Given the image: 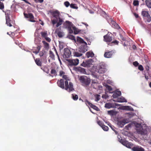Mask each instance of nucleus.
Returning <instances> with one entry per match:
<instances>
[{
    "label": "nucleus",
    "instance_id": "obj_1",
    "mask_svg": "<svg viewBox=\"0 0 151 151\" xmlns=\"http://www.w3.org/2000/svg\"><path fill=\"white\" fill-rule=\"evenodd\" d=\"M51 14L52 17L55 19H53L52 20V23L53 25L57 23L56 27H58L61 25L63 22V19L60 17V12L58 10L52 11L50 12Z\"/></svg>",
    "mask_w": 151,
    "mask_h": 151
},
{
    "label": "nucleus",
    "instance_id": "obj_2",
    "mask_svg": "<svg viewBox=\"0 0 151 151\" xmlns=\"http://www.w3.org/2000/svg\"><path fill=\"white\" fill-rule=\"evenodd\" d=\"M80 80L83 85L85 86L88 85L91 82L90 78L84 76H81L80 78Z\"/></svg>",
    "mask_w": 151,
    "mask_h": 151
},
{
    "label": "nucleus",
    "instance_id": "obj_3",
    "mask_svg": "<svg viewBox=\"0 0 151 151\" xmlns=\"http://www.w3.org/2000/svg\"><path fill=\"white\" fill-rule=\"evenodd\" d=\"M63 27L68 29L70 33H73V31L72 28L73 25L71 22L68 21H66L63 23Z\"/></svg>",
    "mask_w": 151,
    "mask_h": 151
},
{
    "label": "nucleus",
    "instance_id": "obj_4",
    "mask_svg": "<svg viewBox=\"0 0 151 151\" xmlns=\"http://www.w3.org/2000/svg\"><path fill=\"white\" fill-rule=\"evenodd\" d=\"M65 90L69 92L72 91L74 90L73 88V86L72 83L70 82L68 84V80H65Z\"/></svg>",
    "mask_w": 151,
    "mask_h": 151
},
{
    "label": "nucleus",
    "instance_id": "obj_5",
    "mask_svg": "<svg viewBox=\"0 0 151 151\" xmlns=\"http://www.w3.org/2000/svg\"><path fill=\"white\" fill-rule=\"evenodd\" d=\"M23 14L25 18L29 19V21L33 22H36L35 20L34 19V17L32 13H30L27 14L24 12Z\"/></svg>",
    "mask_w": 151,
    "mask_h": 151
},
{
    "label": "nucleus",
    "instance_id": "obj_6",
    "mask_svg": "<svg viewBox=\"0 0 151 151\" xmlns=\"http://www.w3.org/2000/svg\"><path fill=\"white\" fill-rule=\"evenodd\" d=\"M68 63L69 65L70 66H76L79 63V60L78 59H69L66 60Z\"/></svg>",
    "mask_w": 151,
    "mask_h": 151
},
{
    "label": "nucleus",
    "instance_id": "obj_7",
    "mask_svg": "<svg viewBox=\"0 0 151 151\" xmlns=\"http://www.w3.org/2000/svg\"><path fill=\"white\" fill-rule=\"evenodd\" d=\"M142 14L145 17L147 22H150L151 20V17L149 14L148 12L145 11H142Z\"/></svg>",
    "mask_w": 151,
    "mask_h": 151
},
{
    "label": "nucleus",
    "instance_id": "obj_8",
    "mask_svg": "<svg viewBox=\"0 0 151 151\" xmlns=\"http://www.w3.org/2000/svg\"><path fill=\"white\" fill-rule=\"evenodd\" d=\"M71 56L70 51L68 48H65L64 49V52L63 55V58L66 59V58H69Z\"/></svg>",
    "mask_w": 151,
    "mask_h": 151
},
{
    "label": "nucleus",
    "instance_id": "obj_9",
    "mask_svg": "<svg viewBox=\"0 0 151 151\" xmlns=\"http://www.w3.org/2000/svg\"><path fill=\"white\" fill-rule=\"evenodd\" d=\"M98 68V72L99 73H103L106 71L105 66L103 64L100 63Z\"/></svg>",
    "mask_w": 151,
    "mask_h": 151
},
{
    "label": "nucleus",
    "instance_id": "obj_10",
    "mask_svg": "<svg viewBox=\"0 0 151 151\" xmlns=\"http://www.w3.org/2000/svg\"><path fill=\"white\" fill-rule=\"evenodd\" d=\"M92 65V62L91 60H88L83 61L81 64V65L85 67H89Z\"/></svg>",
    "mask_w": 151,
    "mask_h": 151
},
{
    "label": "nucleus",
    "instance_id": "obj_11",
    "mask_svg": "<svg viewBox=\"0 0 151 151\" xmlns=\"http://www.w3.org/2000/svg\"><path fill=\"white\" fill-rule=\"evenodd\" d=\"M121 143L124 146H126L127 147L131 148L133 147V144L126 140H122L121 141Z\"/></svg>",
    "mask_w": 151,
    "mask_h": 151
},
{
    "label": "nucleus",
    "instance_id": "obj_12",
    "mask_svg": "<svg viewBox=\"0 0 151 151\" xmlns=\"http://www.w3.org/2000/svg\"><path fill=\"white\" fill-rule=\"evenodd\" d=\"M85 103L86 104H88L90 107L96 111H99V109L95 105L93 104L87 100H86L85 101Z\"/></svg>",
    "mask_w": 151,
    "mask_h": 151
},
{
    "label": "nucleus",
    "instance_id": "obj_13",
    "mask_svg": "<svg viewBox=\"0 0 151 151\" xmlns=\"http://www.w3.org/2000/svg\"><path fill=\"white\" fill-rule=\"evenodd\" d=\"M86 51V49H84L83 50H82L81 49L80 50H79V51H80L81 52H74L73 53V55L74 56H76V57H80L82 55V54L81 53V52H82L83 53L85 52Z\"/></svg>",
    "mask_w": 151,
    "mask_h": 151
},
{
    "label": "nucleus",
    "instance_id": "obj_14",
    "mask_svg": "<svg viewBox=\"0 0 151 151\" xmlns=\"http://www.w3.org/2000/svg\"><path fill=\"white\" fill-rule=\"evenodd\" d=\"M133 151H145L144 149L139 146H137L133 147L132 149Z\"/></svg>",
    "mask_w": 151,
    "mask_h": 151
},
{
    "label": "nucleus",
    "instance_id": "obj_15",
    "mask_svg": "<svg viewBox=\"0 0 151 151\" xmlns=\"http://www.w3.org/2000/svg\"><path fill=\"white\" fill-rule=\"evenodd\" d=\"M65 81L63 79H61L60 81H58L57 82V84L59 86L63 89L65 88V86L64 84Z\"/></svg>",
    "mask_w": 151,
    "mask_h": 151
},
{
    "label": "nucleus",
    "instance_id": "obj_16",
    "mask_svg": "<svg viewBox=\"0 0 151 151\" xmlns=\"http://www.w3.org/2000/svg\"><path fill=\"white\" fill-rule=\"evenodd\" d=\"M127 122L125 119L119 121L117 122V124L120 127H122Z\"/></svg>",
    "mask_w": 151,
    "mask_h": 151
},
{
    "label": "nucleus",
    "instance_id": "obj_17",
    "mask_svg": "<svg viewBox=\"0 0 151 151\" xmlns=\"http://www.w3.org/2000/svg\"><path fill=\"white\" fill-rule=\"evenodd\" d=\"M104 41L107 42H110L112 40V37L108 35H104Z\"/></svg>",
    "mask_w": 151,
    "mask_h": 151
},
{
    "label": "nucleus",
    "instance_id": "obj_18",
    "mask_svg": "<svg viewBox=\"0 0 151 151\" xmlns=\"http://www.w3.org/2000/svg\"><path fill=\"white\" fill-rule=\"evenodd\" d=\"M113 52L112 51L106 52L104 54V56L106 58H109L111 57Z\"/></svg>",
    "mask_w": 151,
    "mask_h": 151
},
{
    "label": "nucleus",
    "instance_id": "obj_19",
    "mask_svg": "<svg viewBox=\"0 0 151 151\" xmlns=\"http://www.w3.org/2000/svg\"><path fill=\"white\" fill-rule=\"evenodd\" d=\"M6 24L7 26L11 27L12 26V25L11 24V20L10 18L9 17V16H6Z\"/></svg>",
    "mask_w": 151,
    "mask_h": 151
},
{
    "label": "nucleus",
    "instance_id": "obj_20",
    "mask_svg": "<svg viewBox=\"0 0 151 151\" xmlns=\"http://www.w3.org/2000/svg\"><path fill=\"white\" fill-rule=\"evenodd\" d=\"M57 72L56 70L53 68H52L50 71V74H49V75L50 76L53 77L56 76L57 75Z\"/></svg>",
    "mask_w": 151,
    "mask_h": 151
},
{
    "label": "nucleus",
    "instance_id": "obj_21",
    "mask_svg": "<svg viewBox=\"0 0 151 151\" xmlns=\"http://www.w3.org/2000/svg\"><path fill=\"white\" fill-rule=\"evenodd\" d=\"M139 133L143 135H146L147 133V131L146 129H143L142 128V129L138 131Z\"/></svg>",
    "mask_w": 151,
    "mask_h": 151
},
{
    "label": "nucleus",
    "instance_id": "obj_22",
    "mask_svg": "<svg viewBox=\"0 0 151 151\" xmlns=\"http://www.w3.org/2000/svg\"><path fill=\"white\" fill-rule=\"evenodd\" d=\"M40 34L42 38H45L48 35L47 32L46 31H45L42 32H40Z\"/></svg>",
    "mask_w": 151,
    "mask_h": 151
},
{
    "label": "nucleus",
    "instance_id": "obj_23",
    "mask_svg": "<svg viewBox=\"0 0 151 151\" xmlns=\"http://www.w3.org/2000/svg\"><path fill=\"white\" fill-rule=\"evenodd\" d=\"M44 48L46 50H48L49 48V44L44 40L42 41Z\"/></svg>",
    "mask_w": 151,
    "mask_h": 151
},
{
    "label": "nucleus",
    "instance_id": "obj_24",
    "mask_svg": "<svg viewBox=\"0 0 151 151\" xmlns=\"http://www.w3.org/2000/svg\"><path fill=\"white\" fill-rule=\"evenodd\" d=\"M94 54L93 52L89 51L86 52V55L88 58L90 57H93L94 56Z\"/></svg>",
    "mask_w": 151,
    "mask_h": 151
},
{
    "label": "nucleus",
    "instance_id": "obj_25",
    "mask_svg": "<svg viewBox=\"0 0 151 151\" xmlns=\"http://www.w3.org/2000/svg\"><path fill=\"white\" fill-rule=\"evenodd\" d=\"M78 71L84 74H86V69L84 68H82L81 67H79L78 68Z\"/></svg>",
    "mask_w": 151,
    "mask_h": 151
},
{
    "label": "nucleus",
    "instance_id": "obj_26",
    "mask_svg": "<svg viewBox=\"0 0 151 151\" xmlns=\"http://www.w3.org/2000/svg\"><path fill=\"white\" fill-rule=\"evenodd\" d=\"M117 101L119 102H126L127 100L124 97H122L117 99Z\"/></svg>",
    "mask_w": 151,
    "mask_h": 151
},
{
    "label": "nucleus",
    "instance_id": "obj_27",
    "mask_svg": "<svg viewBox=\"0 0 151 151\" xmlns=\"http://www.w3.org/2000/svg\"><path fill=\"white\" fill-rule=\"evenodd\" d=\"M35 61L36 64L37 65L39 66H41L42 63L39 58H36V59H35Z\"/></svg>",
    "mask_w": 151,
    "mask_h": 151
},
{
    "label": "nucleus",
    "instance_id": "obj_28",
    "mask_svg": "<svg viewBox=\"0 0 151 151\" xmlns=\"http://www.w3.org/2000/svg\"><path fill=\"white\" fill-rule=\"evenodd\" d=\"M145 4L148 8H151V0H146Z\"/></svg>",
    "mask_w": 151,
    "mask_h": 151
},
{
    "label": "nucleus",
    "instance_id": "obj_29",
    "mask_svg": "<svg viewBox=\"0 0 151 151\" xmlns=\"http://www.w3.org/2000/svg\"><path fill=\"white\" fill-rule=\"evenodd\" d=\"M74 31V34H78L79 32H80L79 30L77 29L75 27L73 26L72 28Z\"/></svg>",
    "mask_w": 151,
    "mask_h": 151
},
{
    "label": "nucleus",
    "instance_id": "obj_30",
    "mask_svg": "<svg viewBox=\"0 0 151 151\" xmlns=\"http://www.w3.org/2000/svg\"><path fill=\"white\" fill-rule=\"evenodd\" d=\"M50 57L52 60L55 59V55L53 52L51 51H49Z\"/></svg>",
    "mask_w": 151,
    "mask_h": 151
},
{
    "label": "nucleus",
    "instance_id": "obj_31",
    "mask_svg": "<svg viewBox=\"0 0 151 151\" xmlns=\"http://www.w3.org/2000/svg\"><path fill=\"white\" fill-rule=\"evenodd\" d=\"M72 98L75 101H76L78 99V96L75 94H72Z\"/></svg>",
    "mask_w": 151,
    "mask_h": 151
},
{
    "label": "nucleus",
    "instance_id": "obj_32",
    "mask_svg": "<svg viewBox=\"0 0 151 151\" xmlns=\"http://www.w3.org/2000/svg\"><path fill=\"white\" fill-rule=\"evenodd\" d=\"M105 107L108 109L112 107V104L110 103H106L105 104Z\"/></svg>",
    "mask_w": 151,
    "mask_h": 151
},
{
    "label": "nucleus",
    "instance_id": "obj_33",
    "mask_svg": "<svg viewBox=\"0 0 151 151\" xmlns=\"http://www.w3.org/2000/svg\"><path fill=\"white\" fill-rule=\"evenodd\" d=\"M133 5L135 6H138L139 5V2L138 0H134L133 1Z\"/></svg>",
    "mask_w": 151,
    "mask_h": 151
},
{
    "label": "nucleus",
    "instance_id": "obj_34",
    "mask_svg": "<svg viewBox=\"0 0 151 151\" xmlns=\"http://www.w3.org/2000/svg\"><path fill=\"white\" fill-rule=\"evenodd\" d=\"M77 40L78 42L81 43H83L84 42V41L81 38L78 37L77 38Z\"/></svg>",
    "mask_w": 151,
    "mask_h": 151
},
{
    "label": "nucleus",
    "instance_id": "obj_35",
    "mask_svg": "<svg viewBox=\"0 0 151 151\" xmlns=\"http://www.w3.org/2000/svg\"><path fill=\"white\" fill-rule=\"evenodd\" d=\"M95 101H99L100 98V96L99 94H96L95 96Z\"/></svg>",
    "mask_w": 151,
    "mask_h": 151
},
{
    "label": "nucleus",
    "instance_id": "obj_36",
    "mask_svg": "<svg viewBox=\"0 0 151 151\" xmlns=\"http://www.w3.org/2000/svg\"><path fill=\"white\" fill-rule=\"evenodd\" d=\"M113 27L114 28L116 29H121V28L120 27V26L116 23L115 24V25H114V26H113Z\"/></svg>",
    "mask_w": 151,
    "mask_h": 151
},
{
    "label": "nucleus",
    "instance_id": "obj_37",
    "mask_svg": "<svg viewBox=\"0 0 151 151\" xmlns=\"http://www.w3.org/2000/svg\"><path fill=\"white\" fill-rule=\"evenodd\" d=\"M43 70L47 74L49 73V71L48 68L47 67H44V68Z\"/></svg>",
    "mask_w": 151,
    "mask_h": 151
},
{
    "label": "nucleus",
    "instance_id": "obj_38",
    "mask_svg": "<svg viewBox=\"0 0 151 151\" xmlns=\"http://www.w3.org/2000/svg\"><path fill=\"white\" fill-rule=\"evenodd\" d=\"M106 88L109 90V91H111L112 90V89L111 86H109L108 85H105Z\"/></svg>",
    "mask_w": 151,
    "mask_h": 151
},
{
    "label": "nucleus",
    "instance_id": "obj_39",
    "mask_svg": "<svg viewBox=\"0 0 151 151\" xmlns=\"http://www.w3.org/2000/svg\"><path fill=\"white\" fill-rule=\"evenodd\" d=\"M119 42L117 40H115L114 41H113L112 42L111 44H108V45H111V44H114L115 45H118V43Z\"/></svg>",
    "mask_w": 151,
    "mask_h": 151
},
{
    "label": "nucleus",
    "instance_id": "obj_40",
    "mask_svg": "<svg viewBox=\"0 0 151 151\" xmlns=\"http://www.w3.org/2000/svg\"><path fill=\"white\" fill-rule=\"evenodd\" d=\"M110 24L111 25V26L113 27V26L115 25V24L116 23L115 21L113 20L112 19H110Z\"/></svg>",
    "mask_w": 151,
    "mask_h": 151
},
{
    "label": "nucleus",
    "instance_id": "obj_41",
    "mask_svg": "<svg viewBox=\"0 0 151 151\" xmlns=\"http://www.w3.org/2000/svg\"><path fill=\"white\" fill-rule=\"evenodd\" d=\"M102 129L105 131H107L108 129V127L107 126L105 125L104 124L101 127Z\"/></svg>",
    "mask_w": 151,
    "mask_h": 151
},
{
    "label": "nucleus",
    "instance_id": "obj_42",
    "mask_svg": "<svg viewBox=\"0 0 151 151\" xmlns=\"http://www.w3.org/2000/svg\"><path fill=\"white\" fill-rule=\"evenodd\" d=\"M4 8V6L3 3L0 1V9L2 10Z\"/></svg>",
    "mask_w": 151,
    "mask_h": 151
},
{
    "label": "nucleus",
    "instance_id": "obj_43",
    "mask_svg": "<svg viewBox=\"0 0 151 151\" xmlns=\"http://www.w3.org/2000/svg\"><path fill=\"white\" fill-rule=\"evenodd\" d=\"M59 46L60 48L63 49L64 47L63 43L59 42Z\"/></svg>",
    "mask_w": 151,
    "mask_h": 151
},
{
    "label": "nucleus",
    "instance_id": "obj_44",
    "mask_svg": "<svg viewBox=\"0 0 151 151\" xmlns=\"http://www.w3.org/2000/svg\"><path fill=\"white\" fill-rule=\"evenodd\" d=\"M44 39L47 42H50L51 41V39L49 37H47V36L45 37Z\"/></svg>",
    "mask_w": 151,
    "mask_h": 151
},
{
    "label": "nucleus",
    "instance_id": "obj_45",
    "mask_svg": "<svg viewBox=\"0 0 151 151\" xmlns=\"http://www.w3.org/2000/svg\"><path fill=\"white\" fill-rule=\"evenodd\" d=\"M138 69L141 71H143L144 70L143 67L142 65H140L138 66Z\"/></svg>",
    "mask_w": 151,
    "mask_h": 151
},
{
    "label": "nucleus",
    "instance_id": "obj_46",
    "mask_svg": "<svg viewBox=\"0 0 151 151\" xmlns=\"http://www.w3.org/2000/svg\"><path fill=\"white\" fill-rule=\"evenodd\" d=\"M64 4L66 7H68L70 5V3L68 1L65 2L64 3Z\"/></svg>",
    "mask_w": 151,
    "mask_h": 151
},
{
    "label": "nucleus",
    "instance_id": "obj_47",
    "mask_svg": "<svg viewBox=\"0 0 151 151\" xmlns=\"http://www.w3.org/2000/svg\"><path fill=\"white\" fill-rule=\"evenodd\" d=\"M116 94H117L119 96H120L121 95V92L120 91H116L115 92Z\"/></svg>",
    "mask_w": 151,
    "mask_h": 151
},
{
    "label": "nucleus",
    "instance_id": "obj_48",
    "mask_svg": "<svg viewBox=\"0 0 151 151\" xmlns=\"http://www.w3.org/2000/svg\"><path fill=\"white\" fill-rule=\"evenodd\" d=\"M58 35L59 37H61L63 36L62 33L61 32H58Z\"/></svg>",
    "mask_w": 151,
    "mask_h": 151
},
{
    "label": "nucleus",
    "instance_id": "obj_49",
    "mask_svg": "<svg viewBox=\"0 0 151 151\" xmlns=\"http://www.w3.org/2000/svg\"><path fill=\"white\" fill-rule=\"evenodd\" d=\"M118 96H118L117 94H116L115 92L112 95V97L114 98H116L118 97Z\"/></svg>",
    "mask_w": 151,
    "mask_h": 151
},
{
    "label": "nucleus",
    "instance_id": "obj_50",
    "mask_svg": "<svg viewBox=\"0 0 151 151\" xmlns=\"http://www.w3.org/2000/svg\"><path fill=\"white\" fill-rule=\"evenodd\" d=\"M133 65L137 67V66L139 64V63H138V62L137 61H135L133 63Z\"/></svg>",
    "mask_w": 151,
    "mask_h": 151
},
{
    "label": "nucleus",
    "instance_id": "obj_51",
    "mask_svg": "<svg viewBox=\"0 0 151 151\" xmlns=\"http://www.w3.org/2000/svg\"><path fill=\"white\" fill-rule=\"evenodd\" d=\"M98 124L101 127L104 125V123L101 121H98Z\"/></svg>",
    "mask_w": 151,
    "mask_h": 151
},
{
    "label": "nucleus",
    "instance_id": "obj_52",
    "mask_svg": "<svg viewBox=\"0 0 151 151\" xmlns=\"http://www.w3.org/2000/svg\"><path fill=\"white\" fill-rule=\"evenodd\" d=\"M36 3H40L43 2L44 0H34Z\"/></svg>",
    "mask_w": 151,
    "mask_h": 151
},
{
    "label": "nucleus",
    "instance_id": "obj_53",
    "mask_svg": "<svg viewBox=\"0 0 151 151\" xmlns=\"http://www.w3.org/2000/svg\"><path fill=\"white\" fill-rule=\"evenodd\" d=\"M70 6L71 8L75 9L76 8L75 4H71L70 5Z\"/></svg>",
    "mask_w": 151,
    "mask_h": 151
},
{
    "label": "nucleus",
    "instance_id": "obj_54",
    "mask_svg": "<svg viewBox=\"0 0 151 151\" xmlns=\"http://www.w3.org/2000/svg\"><path fill=\"white\" fill-rule=\"evenodd\" d=\"M65 74V73L63 72V71H60V74H59V76H63V75L64 74Z\"/></svg>",
    "mask_w": 151,
    "mask_h": 151
},
{
    "label": "nucleus",
    "instance_id": "obj_55",
    "mask_svg": "<svg viewBox=\"0 0 151 151\" xmlns=\"http://www.w3.org/2000/svg\"><path fill=\"white\" fill-rule=\"evenodd\" d=\"M44 54V52L43 51H41L39 52V55L40 56H42Z\"/></svg>",
    "mask_w": 151,
    "mask_h": 151
},
{
    "label": "nucleus",
    "instance_id": "obj_56",
    "mask_svg": "<svg viewBox=\"0 0 151 151\" xmlns=\"http://www.w3.org/2000/svg\"><path fill=\"white\" fill-rule=\"evenodd\" d=\"M69 38L70 39H71L72 40H75V37L72 35H70L69 36Z\"/></svg>",
    "mask_w": 151,
    "mask_h": 151
},
{
    "label": "nucleus",
    "instance_id": "obj_57",
    "mask_svg": "<svg viewBox=\"0 0 151 151\" xmlns=\"http://www.w3.org/2000/svg\"><path fill=\"white\" fill-rule=\"evenodd\" d=\"M63 78L64 79L66 80H67V78H68L67 76L66 75H64L63 76Z\"/></svg>",
    "mask_w": 151,
    "mask_h": 151
},
{
    "label": "nucleus",
    "instance_id": "obj_58",
    "mask_svg": "<svg viewBox=\"0 0 151 151\" xmlns=\"http://www.w3.org/2000/svg\"><path fill=\"white\" fill-rule=\"evenodd\" d=\"M92 84L93 86V84H98V82H97L96 81H92Z\"/></svg>",
    "mask_w": 151,
    "mask_h": 151
},
{
    "label": "nucleus",
    "instance_id": "obj_59",
    "mask_svg": "<svg viewBox=\"0 0 151 151\" xmlns=\"http://www.w3.org/2000/svg\"><path fill=\"white\" fill-rule=\"evenodd\" d=\"M145 69L147 71H148L149 70V67L147 65L145 67Z\"/></svg>",
    "mask_w": 151,
    "mask_h": 151
},
{
    "label": "nucleus",
    "instance_id": "obj_60",
    "mask_svg": "<svg viewBox=\"0 0 151 151\" xmlns=\"http://www.w3.org/2000/svg\"><path fill=\"white\" fill-rule=\"evenodd\" d=\"M134 15L136 18H138L139 17V15L138 14L136 13H134Z\"/></svg>",
    "mask_w": 151,
    "mask_h": 151
},
{
    "label": "nucleus",
    "instance_id": "obj_61",
    "mask_svg": "<svg viewBox=\"0 0 151 151\" xmlns=\"http://www.w3.org/2000/svg\"><path fill=\"white\" fill-rule=\"evenodd\" d=\"M37 51H39V52L40 50L41 47L40 46H37Z\"/></svg>",
    "mask_w": 151,
    "mask_h": 151
},
{
    "label": "nucleus",
    "instance_id": "obj_62",
    "mask_svg": "<svg viewBox=\"0 0 151 151\" xmlns=\"http://www.w3.org/2000/svg\"><path fill=\"white\" fill-rule=\"evenodd\" d=\"M39 52V51H38L37 50V51L36 50V51L34 52V53H35V54H37Z\"/></svg>",
    "mask_w": 151,
    "mask_h": 151
},
{
    "label": "nucleus",
    "instance_id": "obj_63",
    "mask_svg": "<svg viewBox=\"0 0 151 151\" xmlns=\"http://www.w3.org/2000/svg\"><path fill=\"white\" fill-rule=\"evenodd\" d=\"M39 21H41V22L40 23V24L42 25H43L44 24V23H43V21H41V20L39 19Z\"/></svg>",
    "mask_w": 151,
    "mask_h": 151
},
{
    "label": "nucleus",
    "instance_id": "obj_64",
    "mask_svg": "<svg viewBox=\"0 0 151 151\" xmlns=\"http://www.w3.org/2000/svg\"><path fill=\"white\" fill-rule=\"evenodd\" d=\"M131 124H128L127 126H126V127H131Z\"/></svg>",
    "mask_w": 151,
    "mask_h": 151
}]
</instances>
